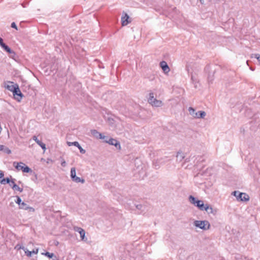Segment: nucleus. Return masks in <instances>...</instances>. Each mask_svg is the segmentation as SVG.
Instances as JSON below:
<instances>
[{"label":"nucleus","instance_id":"f257e3e1","mask_svg":"<svg viewBox=\"0 0 260 260\" xmlns=\"http://www.w3.org/2000/svg\"><path fill=\"white\" fill-rule=\"evenodd\" d=\"M189 201L192 204L197 206L201 210H205L208 211L210 210V213H212L213 209L208 204H204L203 201L201 200H197L195 198L190 196L189 198Z\"/></svg>","mask_w":260,"mask_h":260},{"label":"nucleus","instance_id":"f03ea898","mask_svg":"<svg viewBox=\"0 0 260 260\" xmlns=\"http://www.w3.org/2000/svg\"><path fill=\"white\" fill-rule=\"evenodd\" d=\"M148 103L153 107H160L162 106V102L160 100H158L154 96V93L151 92L149 93L148 98Z\"/></svg>","mask_w":260,"mask_h":260},{"label":"nucleus","instance_id":"7ed1b4c3","mask_svg":"<svg viewBox=\"0 0 260 260\" xmlns=\"http://www.w3.org/2000/svg\"><path fill=\"white\" fill-rule=\"evenodd\" d=\"M13 166L18 171L22 170L23 172L28 173L32 172V170L22 162H17L15 161L13 162Z\"/></svg>","mask_w":260,"mask_h":260},{"label":"nucleus","instance_id":"20e7f679","mask_svg":"<svg viewBox=\"0 0 260 260\" xmlns=\"http://www.w3.org/2000/svg\"><path fill=\"white\" fill-rule=\"evenodd\" d=\"M196 226L198 227L201 229L207 230L210 228V224L208 221H196L194 222Z\"/></svg>","mask_w":260,"mask_h":260},{"label":"nucleus","instance_id":"39448f33","mask_svg":"<svg viewBox=\"0 0 260 260\" xmlns=\"http://www.w3.org/2000/svg\"><path fill=\"white\" fill-rule=\"evenodd\" d=\"M73 229L74 231L80 234V238L82 241L84 242L87 241V239L85 237V232L82 228L78 226H74Z\"/></svg>","mask_w":260,"mask_h":260},{"label":"nucleus","instance_id":"423d86ee","mask_svg":"<svg viewBox=\"0 0 260 260\" xmlns=\"http://www.w3.org/2000/svg\"><path fill=\"white\" fill-rule=\"evenodd\" d=\"M237 191H235L233 194L234 196L237 197L238 200H240L241 201L247 202L249 200V196L246 193H240L238 196H237Z\"/></svg>","mask_w":260,"mask_h":260},{"label":"nucleus","instance_id":"0eeeda50","mask_svg":"<svg viewBox=\"0 0 260 260\" xmlns=\"http://www.w3.org/2000/svg\"><path fill=\"white\" fill-rule=\"evenodd\" d=\"M104 142L108 143L111 145L115 146L119 150L121 149V146L120 143L116 139L110 138L108 140H105Z\"/></svg>","mask_w":260,"mask_h":260},{"label":"nucleus","instance_id":"6e6552de","mask_svg":"<svg viewBox=\"0 0 260 260\" xmlns=\"http://www.w3.org/2000/svg\"><path fill=\"white\" fill-rule=\"evenodd\" d=\"M91 134L95 138H99L100 139H104L106 138V136L103 135L102 134L99 133L96 129H92L91 130Z\"/></svg>","mask_w":260,"mask_h":260},{"label":"nucleus","instance_id":"1a4fd4ad","mask_svg":"<svg viewBox=\"0 0 260 260\" xmlns=\"http://www.w3.org/2000/svg\"><path fill=\"white\" fill-rule=\"evenodd\" d=\"M19 248L22 249L24 250L25 254L28 257H31L32 254H36L38 253V248L33 249L32 251H29L26 248H25L24 247H22V248L20 247Z\"/></svg>","mask_w":260,"mask_h":260},{"label":"nucleus","instance_id":"9d476101","mask_svg":"<svg viewBox=\"0 0 260 260\" xmlns=\"http://www.w3.org/2000/svg\"><path fill=\"white\" fill-rule=\"evenodd\" d=\"M160 66L161 68L164 73L167 74L169 72L170 68L167 63L165 61H162L160 62Z\"/></svg>","mask_w":260,"mask_h":260},{"label":"nucleus","instance_id":"9b49d317","mask_svg":"<svg viewBox=\"0 0 260 260\" xmlns=\"http://www.w3.org/2000/svg\"><path fill=\"white\" fill-rule=\"evenodd\" d=\"M19 208L21 209H23L25 210H28L29 212H34L35 209L32 207H29L27 204L24 202H22L21 205L19 206Z\"/></svg>","mask_w":260,"mask_h":260},{"label":"nucleus","instance_id":"f8f14e48","mask_svg":"<svg viewBox=\"0 0 260 260\" xmlns=\"http://www.w3.org/2000/svg\"><path fill=\"white\" fill-rule=\"evenodd\" d=\"M129 18V16L126 13H125L124 15L122 16L121 23L122 26L127 25L130 22V21H128Z\"/></svg>","mask_w":260,"mask_h":260},{"label":"nucleus","instance_id":"ddd939ff","mask_svg":"<svg viewBox=\"0 0 260 260\" xmlns=\"http://www.w3.org/2000/svg\"><path fill=\"white\" fill-rule=\"evenodd\" d=\"M12 92H13L14 96L17 95V96H20V99H18V101H20L23 96V94L21 92L20 89L17 85H16V86L15 87V89L12 91Z\"/></svg>","mask_w":260,"mask_h":260},{"label":"nucleus","instance_id":"4468645a","mask_svg":"<svg viewBox=\"0 0 260 260\" xmlns=\"http://www.w3.org/2000/svg\"><path fill=\"white\" fill-rule=\"evenodd\" d=\"M136 208L140 210L141 213L145 212V211H148V207L146 205L144 204H138L136 205Z\"/></svg>","mask_w":260,"mask_h":260},{"label":"nucleus","instance_id":"2eb2a0df","mask_svg":"<svg viewBox=\"0 0 260 260\" xmlns=\"http://www.w3.org/2000/svg\"><path fill=\"white\" fill-rule=\"evenodd\" d=\"M16 85L17 84L14 85L12 82H8V84H6L5 87L8 90L12 92L16 86Z\"/></svg>","mask_w":260,"mask_h":260},{"label":"nucleus","instance_id":"dca6fc26","mask_svg":"<svg viewBox=\"0 0 260 260\" xmlns=\"http://www.w3.org/2000/svg\"><path fill=\"white\" fill-rule=\"evenodd\" d=\"M206 115V113L204 111H199V112H196L194 114H193L194 118H203Z\"/></svg>","mask_w":260,"mask_h":260},{"label":"nucleus","instance_id":"f3484780","mask_svg":"<svg viewBox=\"0 0 260 260\" xmlns=\"http://www.w3.org/2000/svg\"><path fill=\"white\" fill-rule=\"evenodd\" d=\"M2 47L8 53L11 54V53H14V51H13L6 44H5L4 43L1 45Z\"/></svg>","mask_w":260,"mask_h":260},{"label":"nucleus","instance_id":"a211bd4d","mask_svg":"<svg viewBox=\"0 0 260 260\" xmlns=\"http://www.w3.org/2000/svg\"><path fill=\"white\" fill-rule=\"evenodd\" d=\"M72 180L76 183L81 182V183H84L85 182V180L83 178H81L77 176L75 177L74 178L72 179Z\"/></svg>","mask_w":260,"mask_h":260},{"label":"nucleus","instance_id":"6ab92c4d","mask_svg":"<svg viewBox=\"0 0 260 260\" xmlns=\"http://www.w3.org/2000/svg\"><path fill=\"white\" fill-rule=\"evenodd\" d=\"M11 181V180L9 178L7 177L6 178H3V179H1L0 183L2 184H6V183L9 184L10 183Z\"/></svg>","mask_w":260,"mask_h":260},{"label":"nucleus","instance_id":"aec40b11","mask_svg":"<svg viewBox=\"0 0 260 260\" xmlns=\"http://www.w3.org/2000/svg\"><path fill=\"white\" fill-rule=\"evenodd\" d=\"M75 177H76V169L75 168L73 167L71 169V178L72 180Z\"/></svg>","mask_w":260,"mask_h":260},{"label":"nucleus","instance_id":"412c9836","mask_svg":"<svg viewBox=\"0 0 260 260\" xmlns=\"http://www.w3.org/2000/svg\"><path fill=\"white\" fill-rule=\"evenodd\" d=\"M13 189L15 191H19L20 192H21L23 191V188H21L19 186H18L17 184L16 185H13Z\"/></svg>","mask_w":260,"mask_h":260},{"label":"nucleus","instance_id":"4be33fe9","mask_svg":"<svg viewBox=\"0 0 260 260\" xmlns=\"http://www.w3.org/2000/svg\"><path fill=\"white\" fill-rule=\"evenodd\" d=\"M37 144L39 145L44 150H46V145L41 141H37Z\"/></svg>","mask_w":260,"mask_h":260},{"label":"nucleus","instance_id":"5701e85b","mask_svg":"<svg viewBox=\"0 0 260 260\" xmlns=\"http://www.w3.org/2000/svg\"><path fill=\"white\" fill-rule=\"evenodd\" d=\"M43 255H44L49 258H53L54 257V254L53 253H50L49 252H46L45 253H42Z\"/></svg>","mask_w":260,"mask_h":260},{"label":"nucleus","instance_id":"b1692460","mask_svg":"<svg viewBox=\"0 0 260 260\" xmlns=\"http://www.w3.org/2000/svg\"><path fill=\"white\" fill-rule=\"evenodd\" d=\"M68 144L69 146H72V145H73V146H75L77 147H78V146H79V143L77 142V141H75V142H68Z\"/></svg>","mask_w":260,"mask_h":260},{"label":"nucleus","instance_id":"393cba45","mask_svg":"<svg viewBox=\"0 0 260 260\" xmlns=\"http://www.w3.org/2000/svg\"><path fill=\"white\" fill-rule=\"evenodd\" d=\"M15 202L20 206L22 202L21 201V198L19 197L16 196V200L15 201Z\"/></svg>","mask_w":260,"mask_h":260},{"label":"nucleus","instance_id":"a878e982","mask_svg":"<svg viewBox=\"0 0 260 260\" xmlns=\"http://www.w3.org/2000/svg\"><path fill=\"white\" fill-rule=\"evenodd\" d=\"M4 152L7 154H10V153H11V150L8 147L6 146L4 150Z\"/></svg>","mask_w":260,"mask_h":260},{"label":"nucleus","instance_id":"bb28decb","mask_svg":"<svg viewBox=\"0 0 260 260\" xmlns=\"http://www.w3.org/2000/svg\"><path fill=\"white\" fill-rule=\"evenodd\" d=\"M15 180V179L12 178L11 181H10V183L9 184V186L10 187H11L12 188V189L13 188V185H16V184L15 183V181H14Z\"/></svg>","mask_w":260,"mask_h":260},{"label":"nucleus","instance_id":"cd10ccee","mask_svg":"<svg viewBox=\"0 0 260 260\" xmlns=\"http://www.w3.org/2000/svg\"><path fill=\"white\" fill-rule=\"evenodd\" d=\"M188 110L190 114L191 115L192 117H193V114L196 113L194 109L191 107H190Z\"/></svg>","mask_w":260,"mask_h":260},{"label":"nucleus","instance_id":"c85d7f7f","mask_svg":"<svg viewBox=\"0 0 260 260\" xmlns=\"http://www.w3.org/2000/svg\"><path fill=\"white\" fill-rule=\"evenodd\" d=\"M77 148L79 149L80 152L81 153L84 154L85 153V150L82 148L80 145H79V146H78Z\"/></svg>","mask_w":260,"mask_h":260},{"label":"nucleus","instance_id":"c756f323","mask_svg":"<svg viewBox=\"0 0 260 260\" xmlns=\"http://www.w3.org/2000/svg\"><path fill=\"white\" fill-rule=\"evenodd\" d=\"M253 56H254V57H255L259 61H260V54H252L251 57H252Z\"/></svg>","mask_w":260,"mask_h":260},{"label":"nucleus","instance_id":"7c9ffc66","mask_svg":"<svg viewBox=\"0 0 260 260\" xmlns=\"http://www.w3.org/2000/svg\"><path fill=\"white\" fill-rule=\"evenodd\" d=\"M11 27L13 28H15L16 29V30H17V25L16 24V23L15 22H12L11 23Z\"/></svg>","mask_w":260,"mask_h":260},{"label":"nucleus","instance_id":"2f4dec72","mask_svg":"<svg viewBox=\"0 0 260 260\" xmlns=\"http://www.w3.org/2000/svg\"><path fill=\"white\" fill-rule=\"evenodd\" d=\"M61 165L62 167H66V161L64 160H63L61 161Z\"/></svg>","mask_w":260,"mask_h":260},{"label":"nucleus","instance_id":"473e14b6","mask_svg":"<svg viewBox=\"0 0 260 260\" xmlns=\"http://www.w3.org/2000/svg\"><path fill=\"white\" fill-rule=\"evenodd\" d=\"M4 176V172L0 170V180L3 179L2 178Z\"/></svg>","mask_w":260,"mask_h":260},{"label":"nucleus","instance_id":"72a5a7b5","mask_svg":"<svg viewBox=\"0 0 260 260\" xmlns=\"http://www.w3.org/2000/svg\"><path fill=\"white\" fill-rule=\"evenodd\" d=\"M32 139H33V140H34V141H35L37 143V141H40V140L38 139L37 137V136H33V137H32Z\"/></svg>","mask_w":260,"mask_h":260},{"label":"nucleus","instance_id":"f704fd0d","mask_svg":"<svg viewBox=\"0 0 260 260\" xmlns=\"http://www.w3.org/2000/svg\"><path fill=\"white\" fill-rule=\"evenodd\" d=\"M5 146L3 145H0V151H3L5 149Z\"/></svg>","mask_w":260,"mask_h":260},{"label":"nucleus","instance_id":"c9c22d12","mask_svg":"<svg viewBox=\"0 0 260 260\" xmlns=\"http://www.w3.org/2000/svg\"><path fill=\"white\" fill-rule=\"evenodd\" d=\"M4 42H3V40L2 38L0 37V45H1V44H3Z\"/></svg>","mask_w":260,"mask_h":260},{"label":"nucleus","instance_id":"e433bc0d","mask_svg":"<svg viewBox=\"0 0 260 260\" xmlns=\"http://www.w3.org/2000/svg\"><path fill=\"white\" fill-rule=\"evenodd\" d=\"M53 260H59V259L58 258H57L56 257V256H55L53 258Z\"/></svg>","mask_w":260,"mask_h":260},{"label":"nucleus","instance_id":"4c0bfd02","mask_svg":"<svg viewBox=\"0 0 260 260\" xmlns=\"http://www.w3.org/2000/svg\"><path fill=\"white\" fill-rule=\"evenodd\" d=\"M109 138H108L107 137H106V138H105L104 140V141L105 140H108Z\"/></svg>","mask_w":260,"mask_h":260},{"label":"nucleus","instance_id":"58836bf2","mask_svg":"<svg viewBox=\"0 0 260 260\" xmlns=\"http://www.w3.org/2000/svg\"><path fill=\"white\" fill-rule=\"evenodd\" d=\"M154 165H155V168H156V169H157V166H156V165H155V162H154Z\"/></svg>","mask_w":260,"mask_h":260},{"label":"nucleus","instance_id":"ea45409f","mask_svg":"<svg viewBox=\"0 0 260 260\" xmlns=\"http://www.w3.org/2000/svg\"><path fill=\"white\" fill-rule=\"evenodd\" d=\"M178 154H179V152H177V156H178Z\"/></svg>","mask_w":260,"mask_h":260}]
</instances>
